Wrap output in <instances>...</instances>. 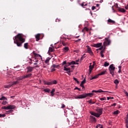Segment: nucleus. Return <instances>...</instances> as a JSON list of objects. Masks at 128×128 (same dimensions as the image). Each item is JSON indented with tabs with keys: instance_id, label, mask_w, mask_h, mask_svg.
Masks as SVG:
<instances>
[{
	"instance_id": "f257e3e1",
	"label": "nucleus",
	"mask_w": 128,
	"mask_h": 128,
	"mask_svg": "<svg viewBox=\"0 0 128 128\" xmlns=\"http://www.w3.org/2000/svg\"><path fill=\"white\" fill-rule=\"evenodd\" d=\"M14 44H16L17 46H22V44L26 42V39L24 38L22 35L20 34H17L13 38Z\"/></svg>"
},
{
	"instance_id": "f03ea898",
	"label": "nucleus",
	"mask_w": 128,
	"mask_h": 128,
	"mask_svg": "<svg viewBox=\"0 0 128 128\" xmlns=\"http://www.w3.org/2000/svg\"><path fill=\"white\" fill-rule=\"evenodd\" d=\"M92 96H94V94L92 92L84 94H80L78 96L74 97V98H75V100H78V99L80 100L82 98H88V96L92 97Z\"/></svg>"
},
{
	"instance_id": "7ed1b4c3",
	"label": "nucleus",
	"mask_w": 128,
	"mask_h": 128,
	"mask_svg": "<svg viewBox=\"0 0 128 128\" xmlns=\"http://www.w3.org/2000/svg\"><path fill=\"white\" fill-rule=\"evenodd\" d=\"M34 58L32 59L29 58L30 60V62H38V58H42V56L40 54H38L36 53H34Z\"/></svg>"
},
{
	"instance_id": "20e7f679",
	"label": "nucleus",
	"mask_w": 128,
	"mask_h": 128,
	"mask_svg": "<svg viewBox=\"0 0 128 128\" xmlns=\"http://www.w3.org/2000/svg\"><path fill=\"white\" fill-rule=\"evenodd\" d=\"M114 70H116L114 64H110L108 68V70L110 71V74H112V76H114Z\"/></svg>"
},
{
	"instance_id": "39448f33",
	"label": "nucleus",
	"mask_w": 128,
	"mask_h": 128,
	"mask_svg": "<svg viewBox=\"0 0 128 128\" xmlns=\"http://www.w3.org/2000/svg\"><path fill=\"white\" fill-rule=\"evenodd\" d=\"M2 110H14L16 108V106L10 105L7 106H4L2 108Z\"/></svg>"
},
{
	"instance_id": "423d86ee",
	"label": "nucleus",
	"mask_w": 128,
	"mask_h": 128,
	"mask_svg": "<svg viewBox=\"0 0 128 128\" xmlns=\"http://www.w3.org/2000/svg\"><path fill=\"white\" fill-rule=\"evenodd\" d=\"M102 110H104V109L102 108H100L99 107H98L96 109V112H97L98 114V118L102 114Z\"/></svg>"
},
{
	"instance_id": "0eeeda50",
	"label": "nucleus",
	"mask_w": 128,
	"mask_h": 128,
	"mask_svg": "<svg viewBox=\"0 0 128 128\" xmlns=\"http://www.w3.org/2000/svg\"><path fill=\"white\" fill-rule=\"evenodd\" d=\"M104 46H110V38H105V41L104 42Z\"/></svg>"
},
{
	"instance_id": "6e6552de",
	"label": "nucleus",
	"mask_w": 128,
	"mask_h": 128,
	"mask_svg": "<svg viewBox=\"0 0 128 128\" xmlns=\"http://www.w3.org/2000/svg\"><path fill=\"white\" fill-rule=\"evenodd\" d=\"M87 48V52H88V54H90V56H94V52H92V48H90V46H86Z\"/></svg>"
},
{
	"instance_id": "1a4fd4ad",
	"label": "nucleus",
	"mask_w": 128,
	"mask_h": 128,
	"mask_svg": "<svg viewBox=\"0 0 128 128\" xmlns=\"http://www.w3.org/2000/svg\"><path fill=\"white\" fill-rule=\"evenodd\" d=\"M34 68L32 66H28L26 68L27 72H32L34 70Z\"/></svg>"
},
{
	"instance_id": "9d476101",
	"label": "nucleus",
	"mask_w": 128,
	"mask_h": 128,
	"mask_svg": "<svg viewBox=\"0 0 128 128\" xmlns=\"http://www.w3.org/2000/svg\"><path fill=\"white\" fill-rule=\"evenodd\" d=\"M90 120L92 122H94V124L96 122V118L94 116H90Z\"/></svg>"
},
{
	"instance_id": "9b49d317",
	"label": "nucleus",
	"mask_w": 128,
	"mask_h": 128,
	"mask_svg": "<svg viewBox=\"0 0 128 128\" xmlns=\"http://www.w3.org/2000/svg\"><path fill=\"white\" fill-rule=\"evenodd\" d=\"M16 80L18 82H20V80H24V76H20L19 77L16 78Z\"/></svg>"
},
{
	"instance_id": "f8f14e48",
	"label": "nucleus",
	"mask_w": 128,
	"mask_h": 128,
	"mask_svg": "<svg viewBox=\"0 0 128 128\" xmlns=\"http://www.w3.org/2000/svg\"><path fill=\"white\" fill-rule=\"evenodd\" d=\"M90 114H92V116H96V118H98V114L96 112H90Z\"/></svg>"
},
{
	"instance_id": "ddd939ff",
	"label": "nucleus",
	"mask_w": 128,
	"mask_h": 128,
	"mask_svg": "<svg viewBox=\"0 0 128 128\" xmlns=\"http://www.w3.org/2000/svg\"><path fill=\"white\" fill-rule=\"evenodd\" d=\"M102 43H98V44H94V48H100L102 46Z\"/></svg>"
},
{
	"instance_id": "4468645a",
	"label": "nucleus",
	"mask_w": 128,
	"mask_h": 128,
	"mask_svg": "<svg viewBox=\"0 0 128 128\" xmlns=\"http://www.w3.org/2000/svg\"><path fill=\"white\" fill-rule=\"evenodd\" d=\"M40 34H38L35 36V38H36V42H38V40H40Z\"/></svg>"
},
{
	"instance_id": "2eb2a0df",
	"label": "nucleus",
	"mask_w": 128,
	"mask_h": 128,
	"mask_svg": "<svg viewBox=\"0 0 128 128\" xmlns=\"http://www.w3.org/2000/svg\"><path fill=\"white\" fill-rule=\"evenodd\" d=\"M62 50L64 52H68V51L70 50V48H68V46H65Z\"/></svg>"
},
{
	"instance_id": "dca6fc26",
	"label": "nucleus",
	"mask_w": 128,
	"mask_h": 128,
	"mask_svg": "<svg viewBox=\"0 0 128 128\" xmlns=\"http://www.w3.org/2000/svg\"><path fill=\"white\" fill-rule=\"evenodd\" d=\"M64 70H65L66 72H70V68H67L66 66H64Z\"/></svg>"
},
{
	"instance_id": "f3484780",
	"label": "nucleus",
	"mask_w": 128,
	"mask_h": 128,
	"mask_svg": "<svg viewBox=\"0 0 128 128\" xmlns=\"http://www.w3.org/2000/svg\"><path fill=\"white\" fill-rule=\"evenodd\" d=\"M20 84V82L18 81V80H16V81H14V82H12L10 84L12 86H14L16 84Z\"/></svg>"
},
{
	"instance_id": "a211bd4d",
	"label": "nucleus",
	"mask_w": 128,
	"mask_h": 128,
	"mask_svg": "<svg viewBox=\"0 0 128 128\" xmlns=\"http://www.w3.org/2000/svg\"><path fill=\"white\" fill-rule=\"evenodd\" d=\"M108 24H116V21H114V20L112 19L109 18L108 20Z\"/></svg>"
},
{
	"instance_id": "6ab92c4d",
	"label": "nucleus",
	"mask_w": 128,
	"mask_h": 128,
	"mask_svg": "<svg viewBox=\"0 0 128 128\" xmlns=\"http://www.w3.org/2000/svg\"><path fill=\"white\" fill-rule=\"evenodd\" d=\"M92 68H94V66L90 65L89 66V74H92Z\"/></svg>"
},
{
	"instance_id": "aec40b11",
	"label": "nucleus",
	"mask_w": 128,
	"mask_h": 128,
	"mask_svg": "<svg viewBox=\"0 0 128 128\" xmlns=\"http://www.w3.org/2000/svg\"><path fill=\"white\" fill-rule=\"evenodd\" d=\"M32 76V74H28L26 76H24V78H29Z\"/></svg>"
},
{
	"instance_id": "412c9836",
	"label": "nucleus",
	"mask_w": 128,
	"mask_h": 128,
	"mask_svg": "<svg viewBox=\"0 0 128 128\" xmlns=\"http://www.w3.org/2000/svg\"><path fill=\"white\" fill-rule=\"evenodd\" d=\"M60 65H56V64H52L50 67V68H58Z\"/></svg>"
},
{
	"instance_id": "4be33fe9",
	"label": "nucleus",
	"mask_w": 128,
	"mask_h": 128,
	"mask_svg": "<svg viewBox=\"0 0 128 128\" xmlns=\"http://www.w3.org/2000/svg\"><path fill=\"white\" fill-rule=\"evenodd\" d=\"M99 76L98 74L97 75H96L94 76H91V78H90V80H96V78H98Z\"/></svg>"
},
{
	"instance_id": "5701e85b",
	"label": "nucleus",
	"mask_w": 128,
	"mask_h": 128,
	"mask_svg": "<svg viewBox=\"0 0 128 128\" xmlns=\"http://www.w3.org/2000/svg\"><path fill=\"white\" fill-rule=\"evenodd\" d=\"M118 10L120 12H126V10L124 8H119Z\"/></svg>"
},
{
	"instance_id": "b1692460",
	"label": "nucleus",
	"mask_w": 128,
	"mask_h": 128,
	"mask_svg": "<svg viewBox=\"0 0 128 128\" xmlns=\"http://www.w3.org/2000/svg\"><path fill=\"white\" fill-rule=\"evenodd\" d=\"M51 58H50V57L47 58L45 60V64H48V62H50V60Z\"/></svg>"
},
{
	"instance_id": "393cba45",
	"label": "nucleus",
	"mask_w": 128,
	"mask_h": 128,
	"mask_svg": "<svg viewBox=\"0 0 128 128\" xmlns=\"http://www.w3.org/2000/svg\"><path fill=\"white\" fill-rule=\"evenodd\" d=\"M13 112H14V110H12V109H10V110L6 111V114H12Z\"/></svg>"
},
{
	"instance_id": "a878e982",
	"label": "nucleus",
	"mask_w": 128,
	"mask_h": 128,
	"mask_svg": "<svg viewBox=\"0 0 128 128\" xmlns=\"http://www.w3.org/2000/svg\"><path fill=\"white\" fill-rule=\"evenodd\" d=\"M106 71H102L101 72H100L98 75L100 76H104V74H106Z\"/></svg>"
},
{
	"instance_id": "bb28decb",
	"label": "nucleus",
	"mask_w": 128,
	"mask_h": 128,
	"mask_svg": "<svg viewBox=\"0 0 128 128\" xmlns=\"http://www.w3.org/2000/svg\"><path fill=\"white\" fill-rule=\"evenodd\" d=\"M0 100H8V98H6V96H2L1 98H0Z\"/></svg>"
},
{
	"instance_id": "cd10ccee",
	"label": "nucleus",
	"mask_w": 128,
	"mask_h": 128,
	"mask_svg": "<svg viewBox=\"0 0 128 128\" xmlns=\"http://www.w3.org/2000/svg\"><path fill=\"white\" fill-rule=\"evenodd\" d=\"M24 48L26 50H28V43L26 42L24 44Z\"/></svg>"
},
{
	"instance_id": "c85d7f7f",
	"label": "nucleus",
	"mask_w": 128,
	"mask_h": 128,
	"mask_svg": "<svg viewBox=\"0 0 128 128\" xmlns=\"http://www.w3.org/2000/svg\"><path fill=\"white\" fill-rule=\"evenodd\" d=\"M104 50H102L100 52V54L102 58H104Z\"/></svg>"
},
{
	"instance_id": "c756f323",
	"label": "nucleus",
	"mask_w": 128,
	"mask_h": 128,
	"mask_svg": "<svg viewBox=\"0 0 128 128\" xmlns=\"http://www.w3.org/2000/svg\"><path fill=\"white\" fill-rule=\"evenodd\" d=\"M51 84H58V81H56V80H54L51 82Z\"/></svg>"
},
{
	"instance_id": "7c9ffc66",
	"label": "nucleus",
	"mask_w": 128,
	"mask_h": 128,
	"mask_svg": "<svg viewBox=\"0 0 128 128\" xmlns=\"http://www.w3.org/2000/svg\"><path fill=\"white\" fill-rule=\"evenodd\" d=\"M98 92H108L104 91V90H102V89H100V90H98Z\"/></svg>"
},
{
	"instance_id": "2f4dec72",
	"label": "nucleus",
	"mask_w": 128,
	"mask_h": 128,
	"mask_svg": "<svg viewBox=\"0 0 128 128\" xmlns=\"http://www.w3.org/2000/svg\"><path fill=\"white\" fill-rule=\"evenodd\" d=\"M44 92H50V88H46L44 90Z\"/></svg>"
},
{
	"instance_id": "473e14b6",
	"label": "nucleus",
	"mask_w": 128,
	"mask_h": 128,
	"mask_svg": "<svg viewBox=\"0 0 128 128\" xmlns=\"http://www.w3.org/2000/svg\"><path fill=\"white\" fill-rule=\"evenodd\" d=\"M54 52V48L52 47H50L48 52Z\"/></svg>"
},
{
	"instance_id": "72a5a7b5",
	"label": "nucleus",
	"mask_w": 128,
	"mask_h": 128,
	"mask_svg": "<svg viewBox=\"0 0 128 128\" xmlns=\"http://www.w3.org/2000/svg\"><path fill=\"white\" fill-rule=\"evenodd\" d=\"M12 86V84H10L9 85H5L4 86V88H10Z\"/></svg>"
},
{
	"instance_id": "f704fd0d",
	"label": "nucleus",
	"mask_w": 128,
	"mask_h": 128,
	"mask_svg": "<svg viewBox=\"0 0 128 128\" xmlns=\"http://www.w3.org/2000/svg\"><path fill=\"white\" fill-rule=\"evenodd\" d=\"M110 66V63H108V62H104V66L106 68V66Z\"/></svg>"
},
{
	"instance_id": "c9c22d12",
	"label": "nucleus",
	"mask_w": 128,
	"mask_h": 128,
	"mask_svg": "<svg viewBox=\"0 0 128 128\" xmlns=\"http://www.w3.org/2000/svg\"><path fill=\"white\" fill-rule=\"evenodd\" d=\"M114 84H120V82H118V80L116 79L114 80Z\"/></svg>"
},
{
	"instance_id": "e433bc0d",
	"label": "nucleus",
	"mask_w": 128,
	"mask_h": 128,
	"mask_svg": "<svg viewBox=\"0 0 128 128\" xmlns=\"http://www.w3.org/2000/svg\"><path fill=\"white\" fill-rule=\"evenodd\" d=\"M86 57V54H84L80 58V60H84V58Z\"/></svg>"
},
{
	"instance_id": "4c0bfd02",
	"label": "nucleus",
	"mask_w": 128,
	"mask_h": 128,
	"mask_svg": "<svg viewBox=\"0 0 128 128\" xmlns=\"http://www.w3.org/2000/svg\"><path fill=\"white\" fill-rule=\"evenodd\" d=\"M71 65H72V64H71L70 62H66V65L64 66H66L68 68V66H71Z\"/></svg>"
},
{
	"instance_id": "58836bf2",
	"label": "nucleus",
	"mask_w": 128,
	"mask_h": 128,
	"mask_svg": "<svg viewBox=\"0 0 128 128\" xmlns=\"http://www.w3.org/2000/svg\"><path fill=\"white\" fill-rule=\"evenodd\" d=\"M96 128H102V125L98 124L96 126Z\"/></svg>"
},
{
	"instance_id": "ea45409f",
	"label": "nucleus",
	"mask_w": 128,
	"mask_h": 128,
	"mask_svg": "<svg viewBox=\"0 0 128 128\" xmlns=\"http://www.w3.org/2000/svg\"><path fill=\"white\" fill-rule=\"evenodd\" d=\"M71 64H78V62H76L75 61H72L70 62Z\"/></svg>"
},
{
	"instance_id": "a19ab883",
	"label": "nucleus",
	"mask_w": 128,
	"mask_h": 128,
	"mask_svg": "<svg viewBox=\"0 0 128 128\" xmlns=\"http://www.w3.org/2000/svg\"><path fill=\"white\" fill-rule=\"evenodd\" d=\"M120 114V111L118 110L114 112V114Z\"/></svg>"
},
{
	"instance_id": "79ce46f5",
	"label": "nucleus",
	"mask_w": 128,
	"mask_h": 128,
	"mask_svg": "<svg viewBox=\"0 0 128 128\" xmlns=\"http://www.w3.org/2000/svg\"><path fill=\"white\" fill-rule=\"evenodd\" d=\"M81 6L82 8H84V6H88V4H86V2H83Z\"/></svg>"
},
{
	"instance_id": "37998d69",
	"label": "nucleus",
	"mask_w": 128,
	"mask_h": 128,
	"mask_svg": "<svg viewBox=\"0 0 128 128\" xmlns=\"http://www.w3.org/2000/svg\"><path fill=\"white\" fill-rule=\"evenodd\" d=\"M73 78L75 82H76L77 84H80V81H78L76 78L74 77Z\"/></svg>"
},
{
	"instance_id": "c03bdc74",
	"label": "nucleus",
	"mask_w": 128,
	"mask_h": 128,
	"mask_svg": "<svg viewBox=\"0 0 128 128\" xmlns=\"http://www.w3.org/2000/svg\"><path fill=\"white\" fill-rule=\"evenodd\" d=\"M6 104H8V102L4 100L2 102V104H3V106H6Z\"/></svg>"
},
{
	"instance_id": "a18cd8bd",
	"label": "nucleus",
	"mask_w": 128,
	"mask_h": 128,
	"mask_svg": "<svg viewBox=\"0 0 128 128\" xmlns=\"http://www.w3.org/2000/svg\"><path fill=\"white\" fill-rule=\"evenodd\" d=\"M86 78H84V80L82 82L81 84H86Z\"/></svg>"
},
{
	"instance_id": "49530a36",
	"label": "nucleus",
	"mask_w": 128,
	"mask_h": 128,
	"mask_svg": "<svg viewBox=\"0 0 128 128\" xmlns=\"http://www.w3.org/2000/svg\"><path fill=\"white\" fill-rule=\"evenodd\" d=\"M100 100H106V97H104L100 98Z\"/></svg>"
},
{
	"instance_id": "de8ad7c7",
	"label": "nucleus",
	"mask_w": 128,
	"mask_h": 128,
	"mask_svg": "<svg viewBox=\"0 0 128 128\" xmlns=\"http://www.w3.org/2000/svg\"><path fill=\"white\" fill-rule=\"evenodd\" d=\"M6 116V114H0V118H4Z\"/></svg>"
},
{
	"instance_id": "09e8293b",
	"label": "nucleus",
	"mask_w": 128,
	"mask_h": 128,
	"mask_svg": "<svg viewBox=\"0 0 128 128\" xmlns=\"http://www.w3.org/2000/svg\"><path fill=\"white\" fill-rule=\"evenodd\" d=\"M34 64L35 66H35V68H40V66H39L38 65V62H35L34 63Z\"/></svg>"
},
{
	"instance_id": "8fccbe9b",
	"label": "nucleus",
	"mask_w": 128,
	"mask_h": 128,
	"mask_svg": "<svg viewBox=\"0 0 128 128\" xmlns=\"http://www.w3.org/2000/svg\"><path fill=\"white\" fill-rule=\"evenodd\" d=\"M62 46H68V44H66L64 42H62Z\"/></svg>"
},
{
	"instance_id": "3c124183",
	"label": "nucleus",
	"mask_w": 128,
	"mask_h": 128,
	"mask_svg": "<svg viewBox=\"0 0 128 128\" xmlns=\"http://www.w3.org/2000/svg\"><path fill=\"white\" fill-rule=\"evenodd\" d=\"M116 106V103H114L113 104H111L110 107L112 108V106Z\"/></svg>"
},
{
	"instance_id": "603ef678",
	"label": "nucleus",
	"mask_w": 128,
	"mask_h": 128,
	"mask_svg": "<svg viewBox=\"0 0 128 128\" xmlns=\"http://www.w3.org/2000/svg\"><path fill=\"white\" fill-rule=\"evenodd\" d=\"M51 70L50 72H56V69L54 68H50Z\"/></svg>"
},
{
	"instance_id": "864d4df0",
	"label": "nucleus",
	"mask_w": 128,
	"mask_h": 128,
	"mask_svg": "<svg viewBox=\"0 0 128 128\" xmlns=\"http://www.w3.org/2000/svg\"><path fill=\"white\" fill-rule=\"evenodd\" d=\"M46 84L47 86H52V82H47Z\"/></svg>"
},
{
	"instance_id": "5fc2aeb1",
	"label": "nucleus",
	"mask_w": 128,
	"mask_h": 128,
	"mask_svg": "<svg viewBox=\"0 0 128 128\" xmlns=\"http://www.w3.org/2000/svg\"><path fill=\"white\" fill-rule=\"evenodd\" d=\"M114 100V97H108L107 100Z\"/></svg>"
},
{
	"instance_id": "6e6d98bb",
	"label": "nucleus",
	"mask_w": 128,
	"mask_h": 128,
	"mask_svg": "<svg viewBox=\"0 0 128 128\" xmlns=\"http://www.w3.org/2000/svg\"><path fill=\"white\" fill-rule=\"evenodd\" d=\"M74 90H79L80 92V90H80V88H78V87H76L74 88Z\"/></svg>"
},
{
	"instance_id": "4d7b16f0",
	"label": "nucleus",
	"mask_w": 128,
	"mask_h": 128,
	"mask_svg": "<svg viewBox=\"0 0 128 128\" xmlns=\"http://www.w3.org/2000/svg\"><path fill=\"white\" fill-rule=\"evenodd\" d=\"M74 52H76V54H78V52H80V50H74Z\"/></svg>"
},
{
	"instance_id": "13d9d810",
	"label": "nucleus",
	"mask_w": 128,
	"mask_h": 128,
	"mask_svg": "<svg viewBox=\"0 0 128 128\" xmlns=\"http://www.w3.org/2000/svg\"><path fill=\"white\" fill-rule=\"evenodd\" d=\"M66 108V105L64 104H62L61 108Z\"/></svg>"
},
{
	"instance_id": "bf43d9fd",
	"label": "nucleus",
	"mask_w": 128,
	"mask_h": 128,
	"mask_svg": "<svg viewBox=\"0 0 128 128\" xmlns=\"http://www.w3.org/2000/svg\"><path fill=\"white\" fill-rule=\"evenodd\" d=\"M64 64L66 65V61H64L62 63V66H64Z\"/></svg>"
},
{
	"instance_id": "052dcab7",
	"label": "nucleus",
	"mask_w": 128,
	"mask_h": 128,
	"mask_svg": "<svg viewBox=\"0 0 128 128\" xmlns=\"http://www.w3.org/2000/svg\"><path fill=\"white\" fill-rule=\"evenodd\" d=\"M82 40L81 38L78 39V40H76L75 42H80Z\"/></svg>"
},
{
	"instance_id": "680f3d73",
	"label": "nucleus",
	"mask_w": 128,
	"mask_h": 128,
	"mask_svg": "<svg viewBox=\"0 0 128 128\" xmlns=\"http://www.w3.org/2000/svg\"><path fill=\"white\" fill-rule=\"evenodd\" d=\"M80 86H81L82 88H84V84H80Z\"/></svg>"
},
{
	"instance_id": "e2e57ef3",
	"label": "nucleus",
	"mask_w": 128,
	"mask_h": 128,
	"mask_svg": "<svg viewBox=\"0 0 128 128\" xmlns=\"http://www.w3.org/2000/svg\"><path fill=\"white\" fill-rule=\"evenodd\" d=\"M92 10H96V6H92Z\"/></svg>"
},
{
	"instance_id": "0e129e2a",
	"label": "nucleus",
	"mask_w": 128,
	"mask_h": 128,
	"mask_svg": "<svg viewBox=\"0 0 128 128\" xmlns=\"http://www.w3.org/2000/svg\"><path fill=\"white\" fill-rule=\"evenodd\" d=\"M124 94L126 95V96H128V92L125 91L124 92Z\"/></svg>"
},
{
	"instance_id": "69168bd1",
	"label": "nucleus",
	"mask_w": 128,
	"mask_h": 128,
	"mask_svg": "<svg viewBox=\"0 0 128 128\" xmlns=\"http://www.w3.org/2000/svg\"><path fill=\"white\" fill-rule=\"evenodd\" d=\"M51 94H50V96H54V92H50Z\"/></svg>"
},
{
	"instance_id": "338daca9",
	"label": "nucleus",
	"mask_w": 128,
	"mask_h": 128,
	"mask_svg": "<svg viewBox=\"0 0 128 128\" xmlns=\"http://www.w3.org/2000/svg\"><path fill=\"white\" fill-rule=\"evenodd\" d=\"M88 102L89 104H92V100H88Z\"/></svg>"
},
{
	"instance_id": "774afa93",
	"label": "nucleus",
	"mask_w": 128,
	"mask_h": 128,
	"mask_svg": "<svg viewBox=\"0 0 128 128\" xmlns=\"http://www.w3.org/2000/svg\"><path fill=\"white\" fill-rule=\"evenodd\" d=\"M56 92V90L54 88H53L50 92Z\"/></svg>"
}]
</instances>
